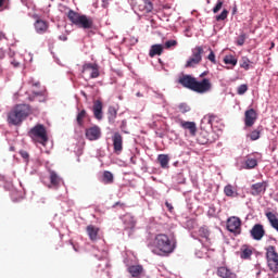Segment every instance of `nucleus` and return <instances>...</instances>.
Masks as SVG:
<instances>
[{
  "mask_svg": "<svg viewBox=\"0 0 278 278\" xmlns=\"http://www.w3.org/2000/svg\"><path fill=\"white\" fill-rule=\"evenodd\" d=\"M21 153V155H22V157L24 159V160H28L29 159V153H27V151H22V152H20Z\"/></svg>",
  "mask_w": 278,
  "mask_h": 278,
  "instance_id": "nucleus-46",
  "label": "nucleus"
},
{
  "mask_svg": "<svg viewBox=\"0 0 278 278\" xmlns=\"http://www.w3.org/2000/svg\"><path fill=\"white\" fill-rule=\"evenodd\" d=\"M244 125L245 127H253L255 125V122L257 121V112H255V109H249L244 113Z\"/></svg>",
  "mask_w": 278,
  "mask_h": 278,
  "instance_id": "nucleus-15",
  "label": "nucleus"
},
{
  "mask_svg": "<svg viewBox=\"0 0 278 278\" xmlns=\"http://www.w3.org/2000/svg\"><path fill=\"white\" fill-rule=\"evenodd\" d=\"M5 58V50L3 48H0V60H3Z\"/></svg>",
  "mask_w": 278,
  "mask_h": 278,
  "instance_id": "nucleus-48",
  "label": "nucleus"
},
{
  "mask_svg": "<svg viewBox=\"0 0 278 278\" xmlns=\"http://www.w3.org/2000/svg\"><path fill=\"white\" fill-rule=\"evenodd\" d=\"M45 87L40 86V83L37 81L33 84L31 94L28 97L29 101H39L42 103L45 101Z\"/></svg>",
  "mask_w": 278,
  "mask_h": 278,
  "instance_id": "nucleus-9",
  "label": "nucleus"
},
{
  "mask_svg": "<svg viewBox=\"0 0 278 278\" xmlns=\"http://www.w3.org/2000/svg\"><path fill=\"white\" fill-rule=\"evenodd\" d=\"M179 125L182 129H187L190 136H197V123L179 119Z\"/></svg>",
  "mask_w": 278,
  "mask_h": 278,
  "instance_id": "nucleus-17",
  "label": "nucleus"
},
{
  "mask_svg": "<svg viewBox=\"0 0 278 278\" xmlns=\"http://www.w3.org/2000/svg\"><path fill=\"white\" fill-rule=\"evenodd\" d=\"M154 255H160L161 257H168L170 253L177 249V240L169 239L166 233H159L154 239L148 244Z\"/></svg>",
  "mask_w": 278,
  "mask_h": 278,
  "instance_id": "nucleus-1",
  "label": "nucleus"
},
{
  "mask_svg": "<svg viewBox=\"0 0 278 278\" xmlns=\"http://www.w3.org/2000/svg\"><path fill=\"white\" fill-rule=\"evenodd\" d=\"M102 184H114V174H112L110 170H104L102 175Z\"/></svg>",
  "mask_w": 278,
  "mask_h": 278,
  "instance_id": "nucleus-28",
  "label": "nucleus"
},
{
  "mask_svg": "<svg viewBox=\"0 0 278 278\" xmlns=\"http://www.w3.org/2000/svg\"><path fill=\"white\" fill-rule=\"evenodd\" d=\"M178 84H180L182 88L192 90V92H198V94H205L212 90V80H210V78L197 80L194 76L188 74L179 76Z\"/></svg>",
  "mask_w": 278,
  "mask_h": 278,
  "instance_id": "nucleus-2",
  "label": "nucleus"
},
{
  "mask_svg": "<svg viewBox=\"0 0 278 278\" xmlns=\"http://www.w3.org/2000/svg\"><path fill=\"white\" fill-rule=\"evenodd\" d=\"M86 231L91 242H97V240H99V231H100L99 227L94 225H89L87 226Z\"/></svg>",
  "mask_w": 278,
  "mask_h": 278,
  "instance_id": "nucleus-19",
  "label": "nucleus"
},
{
  "mask_svg": "<svg viewBox=\"0 0 278 278\" xmlns=\"http://www.w3.org/2000/svg\"><path fill=\"white\" fill-rule=\"evenodd\" d=\"M240 251L241 260H251V255H253V248L251 245H242Z\"/></svg>",
  "mask_w": 278,
  "mask_h": 278,
  "instance_id": "nucleus-22",
  "label": "nucleus"
},
{
  "mask_svg": "<svg viewBox=\"0 0 278 278\" xmlns=\"http://www.w3.org/2000/svg\"><path fill=\"white\" fill-rule=\"evenodd\" d=\"M227 16H229V11H227V9H224L219 15L215 16V20L217 22L225 21Z\"/></svg>",
  "mask_w": 278,
  "mask_h": 278,
  "instance_id": "nucleus-38",
  "label": "nucleus"
},
{
  "mask_svg": "<svg viewBox=\"0 0 278 278\" xmlns=\"http://www.w3.org/2000/svg\"><path fill=\"white\" fill-rule=\"evenodd\" d=\"M135 42H138V39H135Z\"/></svg>",
  "mask_w": 278,
  "mask_h": 278,
  "instance_id": "nucleus-53",
  "label": "nucleus"
},
{
  "mask_svg": "<svg viewBox=\"0 0 278 278\" xmlns=\"http://www.w3.org/2000/svg\"><path fill=\"white\" fill-rule=\"evenodd\" d=\"M113 151L116 155L123 153V135L121 132H114L112 136Z\"/></svg>",
  "mask_w": 278,
  "mask_h": 278,
  "instance_id": "nucleus-13",
  "label": "nucleus"
},
{
  "mask_svg": "<svg viewBox=\"0 0 278 278\" xmlns=\"http://www.w3.org/2000/svg\"><path fill=\"white\" fill-rule=\"evenodd\" d=\"M245 41H247V34L242 33V34L239 35V37L237 38V45H238V47H242Z\"/></svg>",
  "mask_w": 278,
  "mask_h": 278,
  "instance_id": "nucleus-39",
  "label": "nucleus"
},
{
  "mask_svg": "<svg viewBox=\"0 0 278 278\" xmlns=\"http://www.w3.org/2000/svg\"><path fill=\"white\" fill-rule=\"evenodd\" d=\"M35 29L37 34H46L47 29H49V23L45 20L38 18L35 22Z\"/></svg>",
  "mask_w": 278,
  "mask_h": 278,
  "instance_id": "nucleus-20",
  "label": "nucleus"
},
{
  "mask_svg": "<svg viewBox=\"0 0 278 278\" xmlns=\"http://www.w3.org/2000/svg\"><path fill=\"white\" fill-rule=\"evenodd\" d=\"M227 229L230 233H235V236H240L242 233V220L232 216L227 219Z\"/></svg>",
  "mask_w": 278,
  "mask_h": 278,
  "instance_id": "nucleus-8",
  "label": "nucleus"
},
{
  "mask_svg": "<svg viewBox=\"0 0 278 278\" xmlns=\"http://www.w3.org/2000/svg\"><path fill=\"white\" fill-rule=\"evenodd\" d=\"M210 54L207 56V60L212 62V64H216V54H214V50L208 48Z\"/></svg>",
  "mask_w": 278,
  "mask_h": 278,
  "instance_id": "nucleus-41",
  "label": "nucleus"
},
{
  "mask_svg": "<svg viewBox=\"0 0 278 278\" xmlns=\"http://www.w3.org/2000/svg\"><path fill=\"white\" fill-rule=\"evenodd\" d=\"M88 116V113L86 112V110H81L77 116H76V122H77V125L79 127H84V118H86Z\"/></svg>",
  "mask_w": 278,
  "mask_h": 278,
  "instance_id": "nucleus-32",
  "label": "nucleus"
},
{
  "mask_svg": "<svg viewBox=\"0 0 278 278\" xmlns=\"http://www.w3.org/2000/svg\"><path fill=\"white\" fill-rule=\"evenodd\" d=\"M67 18L73 25L80 29H92V27H94V20L92 17L79 14L73 10L68 11Z\"/></svg>",
  "mask_w": 278,
  "mask_h": 278,
  "instance_id": "nucleus-4",
  "label": "nucleus"
},
{
  "mask_svg": "<svg viewBox=\"0 0 278 278\" xmlns=\"http://www.w3.org/2000/svg\"><path fill=\"white\" fill-rule=\"evenodd\" d=\"M178 112L181 114H188V112H190V105H188V103H180L178 105Z\"/></svg>",
  "mask_w": 278,
  "mask_h": 278,
  "instance_id": "nucleus-37",
  "label": "nucleus"
},
{
  "mask_svg": "<svg viewBox=\"0 0 278 278\" xmlns=\"http://www.w3.org/2000/svg\"><path fill=\"white\" fill-rule=\"evenodd\" d=\"M135 10L142 12L143 14H149L153 12V3L150 0H135Z\"/></svg>",
  "mask_w": 278,
  "mask_h": 278,
  "instance_id": "nucleus-10",
  "label": "nucleus"
},
{
  "mask_svg": "<svg viewBox=\"0 0 278 278\" xmlns=\"http://www.w3.org/2000/svg\"><path fill=\"white\" fill-rule=\"evenodd\" d=\"M165 205H166V207H167L170 212H173V210H174L173 204L166 202Z\"/></svg>",
  "mask_w": 278,
  "mask_h": 278,
  "instance_id": "nucleus-50",
  "label": "nucleus"
},
{
  "mask_svg": "<svg viewBox=\"0 0 278 278\" xmlns=\"http://www.w3.org/2000/svg\"><path fill=\"white\" fill-rule=\"evenodd\" d=\"M0 40H5V35L3 31H0Z\"/></svg>",
  "mask_w": 278,
  "mask_h": 278,
  "instance_id": "nucleus-51",
  "label": "nucleus"
},
{
  "mask_svg": "<svg viewBox=\"0 0 278 278\" xmlns=\"http://www.w3.org/2000/svg\"><path fill=\"white\" fill-rule=\"evenodd\" d=\"M217 275L220 278H236V274H233L232 270L227 267H218Z\"/></svg>",
  "mask_w": 278,
  "mask_h": 278,
  "instance_id": "nucleus-23",
  "label": "nucleus"
},
{
  "mask_svg": "<svg viewBox=\"0 0 278 278\" xmlns=\"http://www.w3.org/2000/svg\"><path fill=\"white\" fill-rule=\"evenodd\" d=\"M208 72H203L202 74H200V77H205L207 75Z\"/></svg>",
  "mask_w": 278,
  "mask_h": 278,
  "instance_id": "nucleus-52",
  "label": "nucleus"
},
{
  "mask_svg": "<svg viewBox=\"0 0 278 278\" xmlns=\"http://www.w3.org/2000/svg\"><path fill=\"white\" fill-rule=\"evenodd\" d=\"M263 128L262 126H258L257 129L253 130L252 132H250V135H248V138H250V140L255 141V140H260V136L262 135Z\"/></svg>",
  "mask_w": 278,
  "mask_h": 278,
  "instance_id": "nucleus-31",
  "label": "nucleus"
},
{
  "mask_svg": "<svg viewBox=\"0 0 278 278\" xmlns=\"http://www.w3.org/2000/svg\"><path fill=\"white\" fill-rule=\"evenodd\" d=\"M123 223L125 225V229H134V227H136V218H134L131 214L124 215Z\"/></svg>",
  "mask_w": 278,
  "mask_h": 278,
  "instance_id": "nucleus-21",
  "label": "nucleus"
},
{
  "mask_svg": "<svg viewBox=\"0 0 278 278\" xmlns=\"http://www.w3.org/2000/svg\"><path fill=\"white\" fill-rule=\"evenodd\" d=\"M28 136L29 138H31L34 142H38L43 147L49 142V136L47 135V127H45V125L42 124H37L35 127H33L28 131Z\"/></svg>",
  "mask_w": 278,
  "mask_h": 278,
  "instance_id": "nucleus-5",
  "label": "nucleus"
},
{
  "mask_svg": "<svg viewBox=\"0 0 278 278\" xmlns=\"http://www.w3.org/2000/svg\"><path fill=\"white\" fill-rule=\"evenodd\" d=\"M249 90V86L243 84L240 85L237 89L238 94H244Z\"/></svg>",
  "mask_w": 278,
  "mask_h": 278,
  "instance_id": "nucleus-42",
  "label": "nucleus"
},
{
  "mask_svg": "<svg viewBox=\"0 0 278 278\" xmlns=\"http://www.w3.org/2000/svg\"><path fill=\"white\" fill-rule=\"evenodd\" d=\"M31 114V108L27 104H17L9 114V125H21Z\"/></svg>",
  "mask_w": 278,
  "mask_h": 278,
  "instance_id": "nucleus-3",
  "label": "nucleus"
},
{
  "mask_svg": "<svg viewBox=\"0 0 278 278\" xmlns=\"http://www.w3.org/2000/svg\"><path fill=\"white\" fill-rule=\"evenodd\" d=\"M205 142H207V141H202V143H205Z\"/></svg>",
  "mask_w": 278,
  "mask_h": 278,
  "instance_id": "nucleus-54",
  "label": "nucleus"
},
{
  "mask_svg": "<svg viewBox=\"0 0 278 278\" xmlns=\"http://www.w3.org/2000/svg\"><path fill=\"white\" fill-rule=\"evenodd\" d=\"M93 116L97 121L103 119V103L101 100H97L93 102Z\"/></svg>",
  "mask_w": 278,
  "mask_h": 278,
  "instance_id": "nucleus-18",
  "label": "nucleus"
},
{
  "mask_svg": "<svg viewBox=\"0 0 278 278\" xmlns=\"http://www.w3.org/2000/svg\"><path fill=\"white\" fill-rule=\"evenodd\" d=\"M50 184L52 188H59L60 184H62V178L55 172H50Z\"/></svg>",
  "mask_w": 278,
  "mask_h": 278,
  "instance_id": "nucleus-27",
  "label": "nucleus"
},
{
  "mask_svg": "<svg viewBox=\"0 0 278 278\" xmlns=\"http://www.w3.org/2000/svg\"><path fill=\"white\" fill-rule=\"evenodd\" d=\"M205 247H210V244H206Z\"/></svg>",
  "mask_w": 278,
  "mask_h": 278,
  "instance_id": "nucleus-56",
  "label": "nucleus"
},
{
  "mask_svg": "<svg viewBox=\"0 0 278 278\" xmlns=\"http://www.w3.org/2000/svg\"><path fill=\"white\" fill-rule=\"evenodd\" d=\"M157 162L161 168H164V169L169 168L168 163L170 162V156H168V154H159Z\"/></svg>",
  "mask_w": 278,
  "mask_h": 278,
  "instance_id": "nucleus-25",
  "label": "nucleus"
},
{
  "mask_svg": "<svg viewBox=\"0 0 278 278\" xmlns=\"http://www.w3.org/2000/svg\"><path fill=\"white\" fill-rule=\"evenodd\" d=\"M83 75H88L89 79H97L99 77V65L92 63H86L83 66Z\"/></svg>",
  "mask_w": 278,
  "mask_h": 278,
  "instance_id": "nucleus-11",
  "label": "nucleus"
},
{
  "mask_svg": "<svg viewBox=\"0 0 278 278\" xmlns=\"http://www.w3.org/2000/svg\"><path fill=\"white\" fill-rule=\"evenodd\" d=\"M223 0H218L216 5L213 8V14H218V12H220V10H223Z\"/></svg>",
  "mask_w": 278,
  "mask_h": 278,
  "instance_id": "nucleus-40",
  "label": "nucleus"
},
{
  "mask_svg": "<svg viewBox=\"0 0 278 278\" xmlns=\"http://www.w3.org/2000/svg\"><path fill=\"white\" fill-rule=\"evenodd\" d=\"M250 236L253 240L260 241L264 236H266V230L264 229V225L255 224L250 230Z\"/></svg>",
  "mask_w": 278,
  "mask_h": 278,
  "instance_id": "nucleus-14",
  "label": "nucleus"
},
{
  "mask_svg": "<svg viewBox=\"0 0 278 278\" xmlns=\"http://www.w3.org/2000/svg\"><path fill=\"white\" fill-rule=\"evenodd\" d=\"M170 47H177V40H168L165 42V49H170Z\"/></svg>",
  "mask_w": 278,
  "mask_h": 278,
  "instance_id": "nucleus-43",
  "label": "nucleus"
},
{
  "mask_svg": "<svg viewBox=\"0 0 278 278\" xmlns=\"http://www.w3.org/2000/svg\"><path fill=\"white\" fill-rule=\"evenodd\" d=\"M162 53H164V46H162V45H153L150 48L149 56L150 58H155V55H162Z\"/></svg>",
  "mask_w": 278,
  "mask_h": 278,
  "instance_id": "nucleus-24",
  "label": "nucleus"
},
{
  "mask_svg": "<svg viewBox=\"0 0 278 278\" xmlns=\"http://www.w3.org/2000/svg\"><path fill=\"white\" fill-rule=\"evenodd\" d=\"M255 166H257V159L247 156L244 168H247V170H251L252 168H255Z\"/></svg>",
  "mask_w": 278,
  "mask_h": 278,
  "instance_id": "nucleus-29",
  "label": "nucleus"
},
{
  "mask_svg": "<svg viewBox=\"0 0 278 278\" xmlns=\"http://www.w3.org/2000/svg\"><path fill=\"white\" fill-rule=\"evenodd\" d=\"M200 238H204L206 242H210V230L205 227H201L198 231Z\"/></svg>",
  "mask_w": 278,
  "mask_h": 278,
  "instance_id": "nucleus-35",
  "label": "nucleus"
},
{
  "mask_svg": "<svg viewBox=\"0 0 278 278\" xmlns=\"http://www.w3.org/2000/svg\"><path fill=\"white\" fill-rule=\"evenodd\" d=\"M224 193L226 194V197H236V188L231 185H227L224 188Z\"/></svg>",
  "mask_w": 278,
  "mask_h": 278,
  "instance_id": "nucleus-36",
  "label": "nucleus"
},
{
  "mask_svg": "<svg viewBox=\"0 0 278 278\" xmlns=\"http://www.w3.org/2000/svg\"><path fill=\"white\" fill-rule=\"evenodd\" d=\"M266 262L269 270L274 274L278 273V253L275 245H268L265 248Z\"/></svg>",
  "mask_w": 278,
  "mask_h": 278,
  "instance_id": "nucleus-6",
  "label": "nucleus"
},
{
  "mask_svg": "<svg viewBox=\"0 0 278 278\" xmlns=\"http://www.w3.org/2000/svg\"><path fill=\"white\" fill-rule=\"evenodd\" d=\"M11 64L14 68H18V66H21V63H18L16 60H13Z\"/></svg>",
  "mask_w": 278,
  "mask_h": 278,
  "instance_id": "nucleus-47",
  "label": "nucleus"
},
{
  "mask_svg": "<svg viewBox=\"0 0 278 278\" xmlns=\"http://www.w3.org/2000/svg\"><path fill=\"white\" fill-rule=\"evenodd\" d=\"M8 3H10V0H0V11L5 10L8 8Z\"/></svg>",
  "mask_w": 278,
  "mask_h": 278,
  "instance_id": "nucleus-44",
  "label": "nucleus"
},
{
  "mask_svg": "<svg viewBox=\"0 0 278 278\" xmlns=\"http://www.w3.org/2000/svg\"><path fill=\"white\" fill-rule=\"evenodd\" d=\"M116 205H119V203L117 202Z\"/></svg>",
  "mask_w": 278,
  "mask_h": 278,
  "instance_id": "nucleus-55",
  "label": "nucleus"
},
{
  "mask_svg": "<svg viewBox=\"0 0 278 278\" xmlns=\"http://www.w3.org/2000/svg\"><path fill=\"white\" fill-rule=\"evenodd\" d=\"M85 136L90 141L99 140L101 138V128L99 126L87 128Z\"/></svg>",
  "mask_w": 278,
  "mask_h": 278,
  "instance_id": "nucleus-16",
  "label": "nucleus"
},
{
  "mask_svg": "<svg viewBox=\"0 0 278 278\" xmlns=\"http://www.w3.org/2000/svg\"><path fill=\"white\" fill-rule=\"evenodd\" d=\"M267 188H268V182L266 181L253 184L250 187V194L252 197H262V194L266 193Z\"/></svg>",
  "mask_w": 278,
  "mask_h": 278,
  "instance_id": "nucleus-12",
  "label": "nucleus"
},
{
  "mask_svg": "<svg viewBox=\"0 0 278 278\" xmlns=\"http://www.w3.org/2000/svg\"><path fill=\"white\" fill-rule=\"evenodd\" d=\"M143 270L142 265H131L128 267V273H130L131 277H140Z\"/></svg>",
  "mask_w": 278,
  "mask_h": 278,
  "instance_id": "nucleus-26",
  "label": "nucleus"
},
{
  "mask_svg": "<svg viewBox=\"0 0 278 278\" xmlns=\"http://www.w3.org/2000/svg\"><path fill=\"white\" fill-rule=\"evenodd\" d=\"M224 63L230 64V66H236L238 64V59L235 55L228 54L224 58Z\"/></svg>",
  "mask_w": 278,
  "mask_h": 278,
  "instance_id": "nucleus-34",
  "label": "nucleus"
},
{
  "mask_svg": "<svg viewBox=\"0 0 278 278\" xmlns=\"http://www.w3.org/2000/svg\"><path fill=\"white\" fill-rule=\"evenodd\" d=\"M59 40H62L63 42H66V40H68V37H66V35H61L59 37Z\"/></svg>",
  "mask_w": 278,
  "mask_h": 278,
  "instance_id": "nucleus-49",
  "label": "nucleus"
},
{
  "mask_svg": "<svg viewBox=\"0 0 278 278\" xmlns=\"http://www.w3.org/2000/svg\"><path fill=\"white\" fill-rule=\"evenodd\" d=\"M117 115H118V111H116V108L110 106L108 110L109 123H114V121H116Z\"/></svg>",
  "mask_w": 278,
  "mask_h": 278,
  "instance_id": "nucleus-30",
  "label": "nucleus"
},
{
  "mask_svg": "<svg viewBox=\"0 0 278 278\" xmlns=\"http://www.w3.org/2000/svg\"><path fill=\"white\" fill-rule=\"evenodd\" d=\"M218 116L214 114H208V125H214V121H216Z\"/></svg>",
  "mask_w": 278,
  "mask_h": 278,
  "instance_id": "nucleus-45",
  "label": "nucleus"
},
{
  "mask_svg": "<svg viewBox=\"0 0 278 278\" xmlns=\"http://www.w3.org/2000/svg\"><path fill=\"white\" fill-rule=\"evenodd\" d=\"M203 60V47L197 46L192 49L191 56L187 60L185 67L186 68H194V66H199Z\"/></svg>",
  "mask_w": 278,
  "mask_h": 278,
  "instance_id": "nucleus-7",
  "label": "nucleus"
},
{
  "mask_svg": "<svg viewBox=\"0 0 278 278\" xmlns=\"http://www.w3.org/2000/svg\"><path fill=\"white\" fill-rule=\"evenodd\" d=\"M252 64L253 62H251V60H249L247 56H242L240 61V68H243L244 71H249Z\"/></svg>",
  "mask_w": 278,
  "mask_h": 278,
  "instance_id": "nucleus-33",
  "label": "nucleus"
}]
</instances>
